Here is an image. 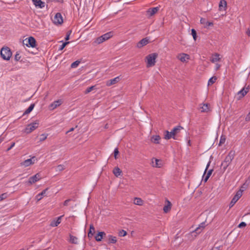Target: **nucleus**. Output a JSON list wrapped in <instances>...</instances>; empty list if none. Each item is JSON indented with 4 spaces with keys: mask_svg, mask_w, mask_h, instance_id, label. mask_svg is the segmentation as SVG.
<instances>
[{
    "mask_svg": "<svg viewBox=\"0 0 250 250\" xmlns=\"http://www.w3.org/2000/svg\"><path fill=\"white\" fill-rule=\"evenodd\" d=\"M207 225V224L206 221L199 224L198 227L196 228L194 230L188 234V237L189 239L190 240L194 239L198 234L202 232V231Z\"/></svg>",
    "mask_w": 250,
    "mask_h": 250,
    "instance_id": "nucleus-1",
    "label": "nucleus"
},
{
    "mask_svg": "<svg viewBox=\"0 0 250 250\" xmlns=\"http://www.w3.org/2000/svg\"><path fill=\"white\" fill-rule=\"evenodd\" d=\"M235 154V152L234 150H230L228 155L226 157L224 160L221 164V166L225 170L228 166L230 164L231 161L234 159Z\"/></svg>",
    "mask_w": 250,
    "mask_h": 250,
    "instance_id": "nucleus-2",
    "label": "nucleus"
},
{
    "mask_svg": "<svg viewBox=\"0 0 250 250\" xmlns=\"http://www.w3.org/2000/svg\"><path fill=\"white\" fill-rule=\"evenodd\" d=\"M182 129H183V127L178 125L174 127L171 131H166L164 138L166 140H169L171 138L175 139V136Z\"/></svg>",
    "mask_w": 250,
    "mask_h": 250,
    "instance_id": "nucleus-3",
    "label": "nucleus"
},
{
    "mask_svg": "<svg viewBox=\"0 0 250 250\" xmlns=\"http://www.w3.org/2000/svg\"><path fill=\"white\" fill-rule=\"evenodd\" d=\"M157 56L158 55L156 53H152L146 57V60L147 63L146 66L147 67H151L155 65Z\"/></svg>",
    "mask_w": 250,
    "mask_h": 250,
    "instance_id": "nucleus-4",
    "label": "nucleus"
},
{
    "mask_svg": "<svg viewBox=\"0 0 250 250\" xmlns=\"http://www.w3.org/2000/svg\"><path fill=\"white\" fill-rule=\"evenodd\" d=\"M0 55L3 60L8 61L12 56V52L8 47H3L0 51Z\"/></svg>",
    "mask_w": 250,
    "mask_h": 250,
    "instance_id": "nucleus-5",
    "label": "nucleus"
},
{
    "mask_svg": "<svg viewBox=\"0 0 250 250\" xmlns=\"http://www.w3.org/2000/svg\"><path fill=\"white\" fill-rule=\"evenodd\" d=\"M38 125L39 123L37 121L32 123L26 126L24 131L27 134H29L38 128Z\"/></svg>",
    "mask_w": 250,
    "mask_h": 250,
    "instance_id": "nucleus-6",
    "label": "nucleus"
},
{
    "mask_svg": "<svg viewBox=\"0 0 250 250\" xmlns=\"http://www.w3.org/2000/svg\"><path fill=\"white\" fill-rule=\"evenodd\" d=\"M210 161H209L207 165V166H206V169L205 170V171H204V174L203 175V180L205 182H206L208 180V178H209V177L210 176V175H211L212 173V171H213V169H210L209 170H208L207 172V174L206 175V173L207 172V170L208 168V167H209L210 166Z\"/></svg>",
    "mask_w": 250,
    "mask_h": 250,
    "instance_id": "nucleus-7",
    "label": "nucleus"
},
{
    "mask_svg": "<svg viewBox=\"0 0 250 250\" xmlns=\"http://www.w3.org/2000/svg\"><path fill=\"white\" fill-rule=\"evenodd\" d=\"M23 43L27 47H34L36 45V40L34 38L30 37L23 40Z\"/></svg>",
    "mask_w": 250,
    "mask_h": 250,
    "instance_id": "nucleus-8",
    "label": "nucleus"
},
{
    "mask_svg": "<svg viewBox=\"0 0 250 250\" xmlns=\"http://www.w3.org/2000/svg\"><path fill=\"white\" fill-rule=\"evenodd\" d=\"M41 179V175L39 173L30 177L27 182V184L29 185H32L36 182L39 181Z\"/></svg>",
    "mask_w": 250,
    "mask_h": 250,
    "instance_id": "nucleus-9",
    "label": "nucleus"
},
{
    "mask_svg": "<svg viewBox=\"0 0 250 250\" xmlns=\"http://www.w3.org/2000/svg\"><path fill=\"white\" fill-rule=\"evenodd\" d=\"M242 190H238L235 196L233 197L232 199L231 200L230 203V208L232 207L236 202L240 199V198L242 196Z\"/></svg>",
    "mask_w": 250,
    "mask_h": 250,
    "instance_id": "nucleus-10",
    "label": "nucleus"
},
{
    "mask_svg": "<svg viewBox=\"0 0 250 250\" xmlns=\"http://www.w3.org/2000/svg\"><path fill=\"white\" fill-rule=\"evenodd\" d=\"M53 22L55 24H61L63 22L62 17L60 13L56 14L53 19Z\"/></svg>",
    "mask_w": 250,
    "mask_h": 250,
    "instance_id": "nucleus-11",
    "label": "nucleus"
},
{
    "mask_svg": "<svg viewBox=\"0 0 250 250\" xmlns=\"http://www.w3.org/2000/svg\"><path fill=\"white\" fill-rule=\"evenodd\" d=\"M35 161V157H33L32 158L28 159L25 160L23 162L21 163V165L24 166L25 167H28L33 164H34Z\"/></svg>",
    "mask_w": 250,
    "mask_h": 250,
    "instance_id": "nucleus-12",
    "label": "nucleus"
},
{
    "mask_svg": "<svg viewBox=\"0 0 250 250\" xmlns=\"http://www.w3.org/2000/svg\"><path fill=\"white\" fill-rule=\"evenodd\" d=\"M151 162L152 164V167H153L160 168L163 166L162 161L158 159L152 158Z\"/></svg>",
    "mask_w": 250,
    "mask_h": 250,
    "instance_id": "nucleus-13",
    "label": "nucleus"
},
{
    "mask_svg": "<svg viewBox=\"0 0 250 250\" xmlns=\"http://www.w3.org/2000/svg\"><path fill=\"white\" fill-rule=\"evenodd\" d=\"M178 59L182 62H187L189 59V56L185 53H181L178 55Z\"/></svg>",
    "mask_w": 250,
    "mask_h": 250,
    "instance_id": "nucleus-14",
    "label": "nucleus"
},
{
    "mask_svg": "<svg viewBox=\"0 0 250 250\" xmlns=\"http://www.w3.org/2000/svg\"><path fill=\"white\" fill-rule=\"evenodd\" d=\"M249 90V86H247L246 87L243 88L241 90H240L237 93L239 96V99H241L244 97Z\"/></svg>",
    "mask_w": 250,
    "mask_h": 250,
    "instance_id": "nucleus-15",
    "label": "nucleus"
},
{
    "mask_svg": "<svg viewBox=\"0 0 250 250\" xmlns=\"http://www.w3.org/2000/svg\"><path fill=\"white\" fill-rule=\"evenodd\" d=\"M159 10V7H153L149 8L146 11V14L148 17H151L156 14L157 11Z\"/></svg>",
    "mask_w": 250,
    "mask_h": 250,
    "instance_id": "nucleus-16",
    "label": "nucleus"
},
{
    "mask_svg": "<svg viewBox=\"0 0 250 250\" xmlns=\"http://www.w3.org/2000/svg\"><path fill=\"white\" fill-rule=\"evenodd\" d=\"M32 2L35 7L40 8H43L45 5V3L41 0H32Z\"/></svg>",
    "mask_w": 250,
    "mask_h": 250,
    "instance_id": "nucleus-17",
    "label": "nucleus"
},
{
    "mask_svg": "<svg viewBox=\"0 0 250 250\" xmlns=\"http://www.w3.org/2000/svg\"><path fill=\"white\" fill-rule=\"evenodd\" d=\"M62 104V101L61 100H58L55 101L49 105V109L51 110H54V109L57 108L58 106L61 105Z\"/></svg>",
    "mask_w": 250,
    "mask_h": 250,
    "instance_id": "nucleus-18",
    "label": "nucleus"
},
{
    "mask_svg": "<svg viewBox=\"0 0 250 250\" xmlns=\"http://www.w3.org/2000/svg\"><path fill=\"white\" fill-rule=\"evenodd\" d=\"M120 80V76L116 77L114 78V79H110L108 81H107L106 82V85L108 86H110L113 84H114L118 82H119Z\"/></svg>",
    "mask_w": 250,
    "mask_h": 250,
    "instance_id": "nucleus-19",
    "label": "nucleus"
},
{
    "mask_svg": "<svg viewBox=\"0 0 250 250\" xmlns=\"http://www.w3.org/2000/svg\"><path fill=\"white\" fill-rule=\"evenodd\" d=\"M148 42V39L146 38H144L137 43L136 46L137 47L140 48L146 45Z\"/></svg>",
    "mask_w": 250,
    "mask_h": 250,
    "instance_id": "nucleus-20",
    "label": "nucleus"
},
{
    "mask_svg": "<svg viewBox=\"0 0 250 250\" xmlns=\"http://www.w3.org/2000/svg\"><path fill=\"white\" fill-rule=\"evenodd\" d=\"M227 7V2L225 0H221L219 4L220 11L225 10Z\"/></svg>",
    "mask_w": 250,
    "mask_h": 250,
    "instance_id": "nucleus-21",
    "label": "nucleus"
},
{
    "mask_svg": "<svg viewBox=\"0 0 250 250\" xmlns=\"http://www.w3.org/2000/svg\"><path fill=\"white\" fill-rule=\"evenodd\" d=\"M160 139L161 137L159 135H153L151 137V141L156 144H159L160 143Z\"/></svg>",
    "mask_w": 250,
    "mask_h": 250,
    "instance_id": "nucleus-22",
    "label": "nucleus"
},
{
    "mask_svg": "<svg viewBox=\"0 0 250 250\" xmlns=\"http://www.w3.org/2000/svg\"><path fill=\"white\" fill-rule=\"evenodd\" d=\"M201 111L202 112H206L209 110V105L208 104H204L200 106Z\"/></svg>",
    "mask_w": 250,
    "mask_h": 250,
    "instance_id": "nucleus-23",
    "label": "nucleus"
},
{
    "mask_svg": "<svg viewBox=\"0 0 250 250\" xmlns=\"http://www.w3.org/2000/svg\"><path fill=\"white\" fill-rule=\"evenodd\" d=\"M220 60V55L218 53H215L212 55L210 60L211 62L213 63L219 61Z\"/></svg>",
    "mask_w": 250,
    "mask_h": 250,
    "instance_id": "nucleus-24",
    "label": "nucleus"
},
{
    "mask_svg": "<svg viewBox=\"0 0 250 250\" xmlns=\"http://www.w3.org/2000/svg\"><path fill=\"white\" fill-rule=\"evenodd\" d=\"M167 204L164 207L163 210L164 212L167 213L168 211H169L171 208V204L167 200Z\"/></svg>",
    "mask_w": 250,
    "mask_h": 250,
    "instance_id": "nucleus-25",
    "label": "nucleus"
},
{
    "mask_svg": "<svg viewBox=\"0 0 250 250\" xmlns=\"http://www.w3.org/2000/svg\"><path fill=\"white\" fill-rule=\"evenodd\" d=\"M48 189V188H46V189H44L43 190H42V192L39 193L38 194H37L36 196V199L38 200V201H40L41 200L42 198V196L43 195H44L46 193V191Z\"/></svg>",
    "mask_w": 250,
    "mask_h": 250,
    "instance_id": "nucleus-26",
    "label": "nucleus"
},
{
    "mask_svg": "<svg viewBox=\"0 0 250 250\" xmlns=\"http://www.w3.org/2000/svg\"><path fill=\"white\" fill-rule=\"evenodd\" d=\"M113 36V33L112 32H107L103 35H102V37L103 38L104 42L110 39Z\"/></svg>",
    "mask_w": 250,
    "mask_h": 250,
    "instance_id": "nucleus-27",
    "label": "nucleus"
},
{
    "mask_svg": "<svg viewBox=\"0 0 250 250\" xmlns=\"http://www.w3.org/2000/svg\"><path fill=\"white\" fill-rule=\"evenodd\" d=\"M144 203V201L140 198L135 197L134 199V204L138 206H142Z\"/></svg>",
    "mask_w": 250,
    "mask_h": 250,
    "instance_id": "nucleus-28",
    "label": "nucleus"
},
{
    "mask_svg": "<svg viewBox=\"0 0 250 250\" xmlns=\"http://www.w3.org/2000/svg\"><path fill=\"white\" fill-rule=\"evenodd\" d=\"M104 235H105L104 232H99L95 236V239L97 241H101L103 238Z\"/></svg>",
    "mask_w": 250,
    "mask_h": 250,
    "instance_id": "nucleus-29",
    "label": "nucleus"
},
{
    "mask_svg": "<svg viewBox=\"0 0 250 250\" xmlns=\"http://www.w3.org/2000/svg\"><path fill=\"white\" fill-rule=\"evenodd\" d=\"M117 242V238L115 236L111 235H108V243L115 244Z\"/></svg>",
    "mask_w": 250,
    "mask_h": 250,
    "instance_id": "nucleus-30",
    "label": "nucleus"
},
{
    "mask_svg": "<svg viewBox=\"0 0 250 250\" xmlns=\"http://www.w3.org/2000/svg\"><path fill=\"white\" fill-rule=\"evenodd\" d=\"M113 172L115 176H116V177H118L121 175L122 171L118 167H116L114 168Z\"/></svg>",
    "mask_w": 250,
    "mask_h": 250,
    "instance_id": "nucleus-31",
    "label": "nucleus"
},
{
    "mask_svg": "<svg viewBox=\"0 0 250 250\" xmlns=\"http://www.w3.org/2000/svg\"><path fill=\"white\" fill-rule=\"evenodd\" d=\"M94 232H95V228H94L93 225L91 224L90 225L89 231L88 233V237H91L93 236Z\"/></svg>",
    "mask_w": 250,
    "mask_h": 250,
    "instance_id": "nucleus-32",
    "label": "nucleus"
},
{
    "mask_svg": "<svg viewBox=\"0 0 250 250\" xmlns=\"http://www.w3.org/2000/svg\"><path fill=\"white\" fill-rule=\"evenodd\" d=\"M35 106V104H32L30 105L28 108L25 111L24 114H27L30 113L33 109Z\"/></svg>",
    "mask_w": 250,
    "mask_h": 250,
    "instance_id": "nucleus-33",
    "label": "nucleus"
},
{
    "mask_svg": "<svg viewBox=\"0 0 250 250\" xmlns=\"http://www.w3.org/2000/svg\"><path fill=\"white\" fill-rule=\"evenodd\" d=\"M70 242L72 244H77L78 243V239L76 237L70 235Z\"/></svg>",
    "mask_w": 250,
    "mask_h": 250,
    "instance_id": "nucleus-34",
    "label": "nucleus"
},
{
    "mask_svg": "<svg viewBox=\"0 0 250 250\" xmlns=\"http://www.w3.org/2000/svg\"><path fill=\"white\" fill-rule=\"evenodd\" d=\"M104 42V41L103 38L102 37V36H100V37L97 38L95 40L94 42L96 44H100V43L103 42Z\"/></svg>",
    "mask_w": 250,
    "mask_h": 250,
    "instance_id": "nucleus-35",
    "label": "nucleus"
},
{
    "mask_svg": "<svg viewBox=\"0 0 250 250\" xmlns=\"http://www.w3.org/2000/svg\"><path fill=\"white\" fill-rule=\"evenodd\" d=\"M216 79H217L215 77H212L210 78L208 81V85L213 84L215 82Z\"/></svg>",
    "mask_w": 250,
    "mask_h": 250,
    "instance_id": "nucleus-36",
    "label": "nucleus"
},
{
    "mask_svg": "<svg viewBox=\"0 0 250 250\" xmlns=\"http://www.w3.org/2000/svg\"><path fill=\"white\" fill-rule=\"evenodd\" d=\"M95 89H96V86L95 85H93V86H91L90 87H87L86 88V89L85 90V91L84 92V93L85 94H87V93H89L90 92H91L92 90H94Z\"/></svg>",
    "mask_w": 250,
    "mask_h": 250,
    "instance_id": "nucleus-37",
    "label": "nucleus"
},
{
    "mask_svg": "<svg viewBox=\"0 0 250 250\" xmlns=\"http://www.w3.org/2000/svg\"><path fill=\"white\" fill-rule=\"evenodd\" d=\"M61 223L60 220H57L56 221H52L50 224L51 227H56Z\"/></svg>",
    "mask_w": 250,
    "mask_h": 250,
    "instance_id": "nucleus-38",
    "label": "nucleus"
},
{
    "mask_svg": "<svg viewBox=\"0 0 250 250\" xmlns=\"http://www.w3.org/2000/svg\"><path fill=\"white\" fill-rule=\"evenodd\" d=\"M48 134H42L40 136V141L42 142L44 141L47 137Z\"/></svg>",
    "mask_w": 250,
    "mask_h": 250,
    "instance_id": "nucleus-39",
    "label": "nucleus"
},
{
    "mask_svg": "<svg viewBox=\"0 0 250 250\" xmlns=\"http://www.w3.org/2000/svg\"><path fill=\"white\" fill-rule=\"evenodd\" d=\"M65 169L64 166L62 165H59L57 166L56 168V171H61Z\"/></svg>",
    "mask_w": 250,
    "mask_h": 250,
    "instance_id": "nucleus-40",
    "label": "nucleus"
},
{
    "mask_svg": "<svg viewBox=\"0 0 250 250\" xmlns=\"http://www.w3.org/2000/svg\"><path fill=\"white\" fill-rule=\"evenodd\" d=\"M80 63V61H76L71 63V67L72 68H76L79 65Z\"/></svg>",
    "mask_w": 250,
    "mask_h": 250,
    "instance_id": "nucleus-41",
    "label": "nucleus"
},
{
    "mask_svg": "<svg viewBox=\"0 0 250 250\" xmlns=\"http://www.w3.org/2000/svg\"><path fill=\"white\" fill-rule=\"evenodd\" d=\"M226 141V138L225 136L222 135L220 137L219 145L221 146L222 144H223L225 143Z\"/></svg>",
    "mask_w": 250,
    "mask_h": 250,
    "instance_id": "nucleus-42",
    "label": "nucleus"
},
{
    "mask_svg": "<svg viewBox=\"0 0 250 250\" xmlns=\"http://www.w3.org/2000/svg\"><path fill=\"white\" fill-rule=\"evenodd\" d=\"M7 193H4L0 195V201H2V200L6 198L7 197Z\"/></svg>",
    "mask_w": 250,
    "mask_h": 250,
    "instance_id": "nucleus-43",
    "label": "nucleus"
},
{
    "mask_svg": "<svg viewBox=\"0 0 250 250\" xmlns=\"http://www.w3.org/2000/svg\"><path fill=\"white\" fill-rule=\"evenodd\" d=\"M191 35L193 39L195 41L196 40V32L194 29H191Z\"/></svg>",
    "mask_w": 250,
    "mask_h": 250,
    "instance_id": "nucleus-44",
    "label": "nucleus"
},
{
    "mask_svg": "<svg viewBox=\"0 0 250 250\" xmlns=\"http://www.w3.org/2000/svg\"><path fill=\"white\" fill-rule=\"evenodd\" d=\"M69 43V42H63L60 47L59 48V50H62L65 46Z\"/></svg>",
    "mask_w": 250,
    "mask_h": 250,
    "instance_id": "nucleus-45",
    "label": "nucleus"
},
{
    "mask_svg": "<svg viewBox=\"0 0 250 250\" xmlns=\"http://www.w3.org/2000/svg\"><path fill=\"white\" fill-rule=\"evenodd\" d=\"M126 235V232L124 230H122L119 231V235L120 236H125Z\"/></svg>",
    "mask_w": 250,
    "mask_h": 250,
    "instance_id": "nucleus-46",
    "label": "nucleus"
},
{
    "mask_svg": "<svg viewBox=\"0 0 250 250\" xmlns=\"http://www.w3.org/2000/svg\"><path fill=\"white\" fill-rule=\"evenodd\" d=\"M72 200L71 199L66 200L63 202V205L64 206H69L70 202Z\"/></svg>",
    "mask_w": 250,
    "mask_h": 250,
    "instance_id": "nucleus-47",
    "label": "nucleus"
},
{
    "mask_svg": "<svg viewBox=\"0 0 250 250\" xmlns=\"http://www.w3.org/2000/svg\"><path fill=\"white\" fill-rule=\"evenodd\" d=\"M21 57L20 55V54L18 52H17L15 56V60L16 61H18L20 60Z\"/></svg>",
    "mask_w": 250,
    "mask_h": 250,
    "instance_id": "nucleus-48",
    "label": "nucleus"
},
{
    "mask_svg": "<svg viewBox=\"0 0 250 250\" xmlns=\"http://www.w3.org/2000/svg\"><path fill=\"white\" fill-rule=\"evenodd\" d=\"M69 206L70 208L73 209L76 206V204L74 202L71 203V202H70Z\"/></svg>",
    "mask_w": 250,
    "mask_h": 250,
    "instance_id": "nucleus-49",
    "label": "nucleus"
},
{
    "mask_svg": "<svg viewBox=\"0 0 250 250\" xmlns=\"http://www.w3.org/2000/svg\"><path fill=\"white\" fill-rule=\"evenodd\" d=\"M246 226V223L245 222H242L240 223L238 225V227L240 228H242Z\"/></svg>",
    "mask_w": 250,
    "mask_h": 250,
    "instance_id": "nucleus-50",
    "label": "nucleus"
},
{
    "mask_svg": "<svg viewBox=\"0 0 250 250\" xmlns=\"http://www.w3.org/2000/svg\"><path fill=\"white\" fill-rule=\"evenodd\" d=\"M118 153H119L118 149L117 148H116L114 151V157L115 159L117 158L116 156L118 154Z\"/></svg>",
    "mask_w": 250,
    "mask_h": 250,
    "instance_id": "nucleus-51",
    "label": "nucleus"
},
{
    "mask_svg": "<svg viewBox=\"0 0 250 250\" xmlns=\"http://www.w3.org/2000/svg\"><path fill=\"white\" fill-rule=\"evenodd\" d=\"M71 31H69L67 33V35L65 38V40H68L69 39L70 35L71 34Z\"/></svg>",
    "mask_w": 250,
    "mask_h": 250,
    "instance_id": "nucleus-52",
    "label": "nucleus"
},
{
    "mask_svg": "<svg viewBox=\"0 0 250 250\" xmlns=\"http://www.w3.org/2000/svg\"><path fill=\"white\" fill-rule=\"evenodd\" d=\"M245 120L246 122H249L250 121V112L246 116L245 118Z\"/></svg>",
    "mask_w": 250,
    "mask_h": 250,
    "instance_id": "nucleus-53",
    "label": "nucleus"
},
{
    "mask_svg": "<svg viewBox=\"0 0 250 250\" xmlns=\"http://www.w3.org/2000/svg\"><path fill=\"white\" fill-rule=\"evenodd\" d=\"M15 145V143L13 142L11 143L10 146L7 148V151L10 150L11 149H12Z\"/></svg>",
    "mask_w": 250,
    "mask_h": 250,
    "instance_id": "nucleus-54",
    "label": "nucleus"
},
{
    "mask_svg": "<svg viewBox=\"0 0 250 250\" xmlns=\"http://www.w3.org/2000/svg\"><path fill=\"white\" fill-rule=\"evenodd\" d=\"M205 24H206V26L207 27H208V26H212L213 24V22H212L206 21Z\"/></svg>",
    "mask_w": 250,
    "mask_h": 250,
    "instance_id": "nucleus-55",
    "label": "nucleus"
},
{
    "mask_svg": "<svg viewBox=\"0 0 250 250\" xmlns=\"http://www.w3.org/2000/svg\"><path fill=\"white\" fill-rule=\"evenodd\" d=\"M206 21H206L205 19L203 18H201V19H200V22H201V23L205 24Z\"/></svg>",
    "mask_w": 250,
    "mask_h": 250,
    "instance_id": "nucleus-56",
    "label": "nucleus"
},
{
    "mask_svg": "<svg viewBox=\"0 0 250 250\" xmlns=\"http://www.w3.org/2000/svg\"><path fill=\"white\" fill-rule=\"evenodd\" d=\"M220 246L214 247L210 250H220Z\"/></svg>",
    "mask_w": 250,
    "mask_h": 250,
    "instance_id": "nucleus-57",
    "label": "nucleus"
},
{
    "mask_svg": "<svg viewBox=\"0 0 250 250\" xmlns=\"http://www.w3.org/2000/svg\"><path fill=\"white\" fill-rule=\"evenodd\" d=\"M246 33L249 37H250V30L249 29L247 30Z\"/></svg>",
    "mask_w": 250,
    "mask_h": 250,
    "instance_id": "nucleus-58",
    "label": "nucleus"
},
{
    "mask_svg": "<svg viewBox=\"0 0 250 250\" xmlns=\"http://www.w3.org/2000/svg\"><path fill=\"white\" fill-rule=\"evenodd\" d=\"M74 130V128H73V127L71 128L68 131H67L66 132V134L68 133L69 132L73 131Z\"/></svg>",
    "mask_w": 250,
    "mask_h": 250,
    "instance_id": "nucleus-59",
    "label": "nucleus"
},
{
    "mask_svg": "<svg viewBox=\"0 0 250 250\" xmlns=\"http://www.w3.org/2000/svg\"><path fill=\"white\" fill-rule=\"evenodd\" d=\"M216 66V69H218L220 67V65L218 64H217Z\"/></svg>",
    "mask_w": 250,
    "mask_h": 250,
    "instance_id": "nucleus-60",
    "label": "nucleus"
},
{
    "mask_svg": "<svg viewBox=\"0 0 250 250\" xmlns=\"http://www.w3.org/2000/svg\"><path fill=\"white\" fill-rule=\"evenodd\" d=\"M3 141L2 138L0 137V144Z\"/></svg>",
    "mask_w": 250,
    "mask_h": 250,
    "instance_id": "nucleus-61",
    "label": "nucleus"
},
{
    "mask_svg": "<svg viewBox=\"0 0 250 250\" xmlns=\"http://www.w3.org/2000/svg\"><path fill=\"white\" fill-rule=\"evenodd\" d=\"M62 217V216H60L58 217L56 219H61Z\"/></svg>",
    "mask_w": 250,
    "mask_h": 250,
    "instance_id": "nucleus-62",
    "label": "nucleus"
}]
</instances>
